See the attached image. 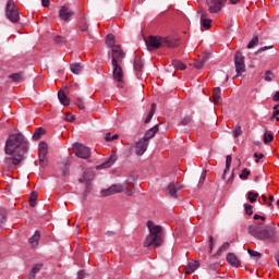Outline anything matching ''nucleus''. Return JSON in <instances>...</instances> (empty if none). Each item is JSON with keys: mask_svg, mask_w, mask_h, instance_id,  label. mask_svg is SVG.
Segmentation results:
<instances>
[{"mask_svg": "<svg viewBox=\"0 0 279 279\" xmlns=\"http://www.w3.org/2000/svg\"><path fill=\"white\" fill-rule=\"evenodd\" d=\"M71 71L74 73V75H80L82 73V70L84 66H82L81 63H72L70 65Z\"/></svg>", "mask_w": 279, "mask_h": 279, "instance_id": "obj_24", "label": "nucleus"}, {"mask_svg": "<svg viewBox=\"0 0 279 279\" xmlns=\"http://www.w3.org/2000/svg\"><path fill=\"white\" fill-rule=\"evenodd\" d=\"M206 64V61L204 60H198L194 62L195 69H204V65Z\"/></svg>", "mask_w": 279, "mask_h": 279, "instance_id": "obj_49", "label": "nucleus"}, {"mask_svg": "<svg viewBox=\"0 0 279 279\" xmlns=\"http://www.w3.org/2000/svg\"><path fill=\"white\" fill-rule=\"evenodd\" d=\"M27 279H36V275L34 272H31L28 275Z\"/></svg>", "mask_w": 279, "mask_h": 279, "instance_id": "obj_63", "label": "nucleus"}, {"mask_svg": "<svg viewBox=\"0 0 279 279\" xmlns=\"http://www.w3.org/2000/svg\"><path fill=\"white\" fill-rule=\"evenodd\" d=\"M156 134H158V124H156L155 126H153L151 129H149L148 131H146L145 135H144V140L149 143V141H151V138H154V136H156Z\"/></svg>", "mask_w": 279, "mask_h": 279, "instance_id": "obj_15", "label": "nucleus"}, {"mask_svg": "<svg viewBox=\"0 0 279 279\" xmlns=\"http://www.w3.org/2000/svg\"><path fill=\"white\" fill-rule=\"evenodd\" d=\"M268 201L274 204V196L269 195Z\"/></svg>", "mask_w": 279, "mask_h": 279, "instance_id": "obj_64", "label": "nucleus"}, {"mask_svg": "<svg viewBox=\"0 0 279 279\" xmlns=\"http://www.w3.org/2000/svg\"><path fill=\"white\" fill-rule=\"evenodd\" d=\"M23 78H24L23 72L13 73L9 75V80H12V82H15V83L23 82Z\"/></svg>", "mask_w": 279, "mask_h": 279, "instance_id": "obj_26", "label": "nucleus"}, {"mask_svg": "<svg viewBox=\"0 0 279 279\" xmlns=\"http://www.w3.org/2000/svg\"><path fill=\"white\" fill-rule=\"evenodd\" d=\"M113 66V80L116 82H123V69L121 68L120 63L112 64Z\"/></svg>", "mask_w": 279, "mask_h": 279, "instance_id": "obj_12", "label": "nucleus"}, {"mask_svg": "<svg viewBox=\"0 0 279 279\" xmlns=\"http://www.w3.org/2000/svg\"><path fill=\"white\" fill-rule=\"evenodd\" d=\"M258 45V36L253 37V39L248 43L247 49H254Z\"/></svg>", "mask_w": 279, "mask_h": 279, "instance_id": "obj_37", "label": "nucleus"}, {"mask_svg": "<svg viewBox=\"0 0 279 279\" xmlns=\"http://www.w3.org/2000/svg\"><path fill=\"white\" fill-rule=\"evenodd\" d=\"M146 47L148 51H154V49H159V47H178V39L171 37L161 36H149L145 39Z\"/></svg>", "mask_w": 279, "mask_h": 279, "instance_id": "obj_4", "label": "nucleus"}, {"mask_svg": "<svg viewBox=\"0 0 279 279\" xmlns=\"http://www.w3.org/2000/svg\"><path fill=\"white\" fill-rule=\"evenodd\" d=\"M227 0H211L209 4L210 14H217L226 5Z\"/></svg>", "mask_w": 279, "mask_h": 279, "instance_id": "obj_10", "label": "nucleus"}, {"mask_svg": "<svg viewBox=\"0 0 279 279\" xmlns=\"http://www.w3.org/2000/svg\"><path fill=\"white\" fill-rule=\"evenodd\" d=\"M234 66H235V72L238 73V75L245 73V57L243 56V52H241V51L235 52Z\"/></svg>", "mask_w": 279, "mask_h": 279, "instance_id": "obj_7", "label": "nucleus"}, {"mask_svg": "<svg viewBox=\"0 0 279 279\" xmlns=\"http://www.w3.org/2000/svg\"><path fill=\"white\" fill-rule=\"evenodd\" d=\"M230 167H232V156H227L226 157V169L223 172V179H226V175H228V173L230 172Z\"/></svg>", "mask_w": 279, "mask_h": 279, "instance_id": "obj_25", "label": "nucleus"}, {"mask_svg": "<svg viewBox=\"0 0 279 279\" xmlns=\"http://www.w3.org/2000/svg\"><path fill=\"white\" fill-rule=\"evenodd\" d=\"M85 276H86V271H84V270H80L77 274L78 279H84Z\"/></svg>", "mask_w": 279, "mask_h": 279, "instance_id": "obj_56", "label": "nucleus"}, {"mask_svg": "<svg viewBox=\"0 0 279 279\" xmlns=\"http://www.w3.org/2000/svg\"><path fill=\"white\" fill-rule=\"evenodd\" d=\"M4 220H5V211H3V209H0V223H3Z\"/></svg>", "mask_w": 279, "mask_h": 279, "instance_id": "obj_54", "label": "nucleus"}, {"mask_svg": "<svg viewBox=\"0 0 279 279\" xmlns=\"http://www.w3.org/2000/svg\"><path fill=\"white\" fill-rule=\"evenodd\" d=\"M5 14L7 19L11 21V23H19V21H21V16L19 15V9H16V4L12 0H9L7 2Z\"/></svg>", "mask_w": 279, "mask_h": 279, "instance_id": "obj_5", "label": "nucleus"}, {"mask_svg": "<svg viewBox=\"0 0 279 279\" xmlns=\"http://www.w3.org/2000/svg\"><path fill=\"white\" fill-rule=\"evenodd\" d=\"M74 14H75V12L70 11L69 7H66V5L61 7V9L59 11V17L61 19V21H68Z\"/></svg>", "mask_w": 279, "mask_h": 279, "instance_id": "obj_13", "label": "nucleus"}, {"mask_svg": "<svg viewBox=\"0 0 279 279\" xmlns=\"http://www.w3.org/2000/svg\"><path fill=\"white\" fill-rule=\"evenodd\" d=\"M227 263L232 265V267H239V265H241V260H239V257H236L234 253L227 254Z\"/></svg>", "mask_w": 279, "mask_h": 279, "instance_id": "obj_16", "label": "nucleus"}, {"mask_svg": "<svg viewBox=\"0 0 279 279\" xmlns=\"http://www.w3.org/2000/svg\"><path fill=\"white\" fill-rule=\"evenodd\" d=\"M241 134H243V130L241 129V126H235L233 130V137L234 138H239V136H241Z\"/></svg>", "mask_w": 279, "mask_h": 279, "instance_id": "obj_41", "label": "nucleus"}, {"mask_svg": "<svg viewBox=\"0 0 279 279\" xmlns=\"http://www.w3.org/2000/svg\"><path fill=\"white\" fill-rule=\"evenodd\" d=\"M274 141V134L271 133H265L264 134V143L267 145Z\"/></svg>", "mask_w": 279, "mask_h": 279, "instance_id": "obj_40", "label": "nucleus"}, {"mask_svg": "<svg viewBox=\"0 0 279 279\" xmlns=\"http://www.w3.org/2000/svg\"><path fill=\"white\" fill-rule=\"evenodd\" d=\"M41 5L44 8H49V0H41Z\"/></svg>", "mask_w": 279, "mask_h": 279, "instance_id": "obj_59", "label": "nucleus"}, {"mask_svg": "<svg viewBox=\"0 0 279 279\" xmlns=\"http://www.w3.org/2000/svg\"><path fill=\"white\" fill-rule=\"evenodd\" d=\"M58 99L62 106H69L71 104V99L64 94V90L60 89L58 92Z\"/></svg>", "mask_w": 279, "mask_h": 279, "instance_id": "obj_17", "label": "nucleus"}, {"mask_svg": "<svg viewBox=\"0 0 279 279\" xmlns=\"http://www.w3.org/2000/svg\"><path fill=\"white\" fill-rule=\"evenodd\" d=\"M228 250H230V242H226L223 243L218 251L213 255V258H217V256H221V254H223V252H228Z\"/></svg>", "mask_w": 279, "mask_h": 279, "instance_id": "obj_19", "label": "nucleus"}, {"mask_svg": "<svg viewBox=\"0 0 279 279\" xmlns=\"http://www.w3.org/2000/svg\"><path fill=\"white\" fill-rule=\"evenodd\" d=\"M117 162V155L112 154L104 163L96 167V169H110Z\"/></svg>", "mask_w": 279, "mask_h": 279, "instance_id": "obj_14", "label": "nucleus"}, {"mask_svg": "<svg viewBox=\"0 0 279 279\" xmlns=\"http://www.w3.org/2000/svg\"><path fill=\"white\" fill-rule=\"evenodd\" d=\"M272 101H279V92H276V94L272 97Z\"/></svg>", "mask_w": 279, "mask_h": 279, "instance_id": "obj_61", "label": "nucleus"}, {"mask_svg": "<svg viewBox=\"0 0 279 279\" xmlns=\"http://www.w3.org/2000/svg\"><path fill=\"white\" fill-rule=\"evenodd\" d=\"M247 198H248V202H251V204H254V202H256V199L258 198V193L248 192L247 193Z\"/></svg>", "mask_w": 279, "mask_h": 279, "instance_id": "obj_35", "label": "nucleus"}, {"mask_svg": "<svg viewBox=\"0 0 279 279\" xmlns=\"http://www.w3.org/2000/svg\"><path fill=\"white\" fill-rule=\"evenodd\" d=\"M40 167H47L49 165V160H47V155H38Z\"/></svg>", "mask_w": 279, "mask_h": 279, "instance_id": "obj_36", "label": "nucleus"}, {"mask_svg": "<svg viewBox=\"0 0 279 279\" xmlns=\"http://www.w3.org/2000/svg\"><path fill=\"white\" fill-rule=\"evenodd\" d=\"M43 134H45V129H43V128H37V129L35 130V133L33 134L34 141H40V136H43Z\"/></svg>", "mask_w": 279, "mask_h": 279, "instance_id": "obj_29", "label": "nucleus"}, {"mask_svg": "<svg viewBox=\"0 0 279 279\" xmlns=\"http://www.w3.org/2000/svg\"><path fill=\"white\" fill-rule=\"evenodd\" d=\"M248 233L258 241H269L278 243V231L276 227L265 226L263 223H254L248 227Z\"/></svg>", "mask_w": 279, "mask_h": 279, "instance_id": "obj_2", "label": "nucleus"}, {"mask_svg": "<svg viewBox=\"0 0 279 279\" xmlns=\"http://www.w3.org/2000/svg\"><path fill=\"white\" fill-rule=\"evenodd\" d=\"M265 80L266 82H271V76H269V72H266Z\"/></svg>", "mask_w": 279, "mask_h": 279, "instance_id": "obj_62", "label": "nucleus"}, {"mask_svg": "<svg viewBox=\"0 0 279 279\" xmlns=\"http://www.w3.org/2000/svg\"><path fill=\"white\" fill-rule=\"evenodd\" d=\"M40 269H43V264H36L33 268H32V274H34L35 276L38 274V271H40Z\"/></svg>", "mask_w": 279, "mask_h": 279, "instance_id": "obj_48", "label": "nucleus"}, {"mask_svg": "<svg viewBox=\"0 0 279 279\" xmlns=\"http://www.w3.org/2000/svg\"><path fill=\"white\" fill-rule=\"evenodd\" d=\"M267 49H274V45L270 46H264L258 49V53H263V51H267Z\"/></svg>", "mask_w": 279, "mask_h": 279, "instance_id": "obj_53", "label": "nucleus"}, {"mask_svg": "<svg viewBox=\"0 0 279 279\" xmlns=\"http://www.w3.org/2000/svg\"><path fill=\"white\" fill-rule=\"evenodd\" d=\"M191 121H193V117L191 116H186L182 119L181 121V125H189V123H191Z\"/></svg>", "mask_w": 279, "mask_h": 279, "instance_id": "obj_47", "label": "nucleus"}, {"mask_svg": "<svg viewBox=\"0 0 279 279\" xmlns=\"http://www.w3.org/2000/svg\"><path fill=\"white\" fill-rule=\"evenodd\" d=\"M250 175V170L247 168H244L242 170V173L240 174L241 180H247V177Z\"/></svg>", "mask_w": 279, "mask_h": 279, "instance_id": "obj_45", "label": "nucleus"}, {"mask_svg": "<svg viewBox=\"0 0 279 279\" xmlns=\"http://www.w3.org/2000/svg\"><path fill=\"white\" fill-rule=\"evenodd\" d=\"M154 114H156V105L151 106V109L145 119V123H149L151 121V119H154Z\"/></svg>", "mask_w": 279, "mask_h": 279, "instance_id": "obj_31", "label": "nucleus"}, {"mask_svg": "<svg viewBox=\"0 0 279 279\" xmlns=\"http://www.w3.org/2000/svg\"><path fill=\"white\" fill-rule=\"evenodd\" d=\"M114 36L112 34H108L107 37H106V45L108 47H114Z\"/></svg>", "mask_w": 279, "mask_h": 279, "instance_id": "obj_33", "label": "nucleus"}, {"mask_svg": "<svg viewBox=\"0 0 279 279\" xmlns=\"http://www.w3.org/2000/svg\"><path fill=\"white\" fill-rule=\"evenodd\" d=\"M244 208H245L246 215H248L250 217L251 215H254V210H253L254 206L246 204L244 205Z\"/></svg>", "mask_w": 279, "mask_h": 279, "instance_id": "obj_46", "label": "nucleus"}, {"mask_svg": "<svg viewBox=\"0 0 279 279\" xmlns=\"http://www.w3.org/2000/svg\"><path fill=\"white\" fill-rule=\"evenodd\" d=\"M75 105L80 110H84L86 108V106H84V98L82 97L76 98Z\"/></svg>", "mask_w": 279, "mask_h": 279, "instance_id": "obj_39", "label": "nucleus"}, {"mask_svg": "<svg viewBox=\"0 0 279 279\" xmlns=\"http://www.w3.org/2000/svg\"><path fill=\"white\" fill-rule=\"evenodd\" d=\"M262 198L265 202L266 206H271V202L268 201L267 196L263 195Z\"/></svg>", "mask_w": 279, "mask_h": 279, "instance_id": "obj_58", "label": "nucleus"}, {"mask_svg": "<svg viewBox=\"0 0 279 279\" xmlns=\"http://www.w3.org/2000/svg\"><path fill=\"white\" fill-rule=\"evenodd\" d=\"M147 147H149V142L147 140L142 138L136 143L135 151L137 156H143L145 151H147Z\"/></svg>", "mask_w": 279, "mask_h": 279, "instance_id": "obj_11", "label": "nucleus"}, {"mask_svg": "<svg viewBox=\"0 0 279 279\" xmlns=\"http://www.w3.org/2000/svg\"><path fill=\"white\" fill-rule=\"evenodd\" d=\"M172 65L174 66V69H178L179 71H184L186 69V64L178 60H173Z\"/></svg>", "mask_w": 279, "mask_h": 279, "instance_id": "obj_30", "label": "nucleus"}, {"mask_svg": "<svg viewBox=\"0 0 279 279\" xmlns=\"http://www.w3.org/2000/svg\"><path fill=\"white\" fill-rule=\"evenodd\" d=\"M49 151V146L47 145V143L41 142L38 145V156H47Z\"/></svg>", "mask_w": 279, "mask_h": 279, "instance_id": "obj_21", "label": "nucleus"}, {"mask_svg": "<svg viewBox=\"0 0 279 279\" xmlns=\"http://www.w3.org/2000/svg\"><path fill=\"white\" fill-rule=\"evenodd\" d=\"M254 158H256V162H260V160H263V158H265V155L255 153Z\"/></svg>", "mask_w": 279, "mask_h": 279, "instance_id": "obj_52", "label": "nucleus"}, {"mask_svg": "<svg viewBox=\"0 0 279 279\" xmlns=\"http://www.w3.org/2000/svg\"><path fill=\"white\" fill-rule=\"evenodd\" d=\"M147 228L149 234L144 240V247H160L165 243L162 227L155 225L154 221H148Z\"/></svg>", "mask_w": 279, "mask_h": 279, "instance_id": "obj_3", "label": "nucleus"}, {"mask_svg": "<svg viewBox=\"0 0 279 279\" xmlns=\"http://www.w3.org/2000/svg\"><path fill=\"white\" fill-rule=\"evenodd\" d=\"M90 180H93V170L85 171L83 178L78 179V182L81 184H84V182L88 184Z\"/></svg>", "mask_w": 279, "mask_h": 279, "instance_id": "obj_22", "label": "nucleus"}, {"mask_svg": "<svg viewBox=\"0 0 279 279\" xmlns=\"http://www.w3.org/2000/svg\"><path fill=\"white\" fill-rule=\"evenodd\" d=\"M78 27H80L81 32H87L88 23H86V21L83 20L82 22H80Z\"/></svg>", "mask_w": 279, "mask_h": 279, "instance_id": "obj_44", "label": "nucleus"}, {"mask_svg": "<svg viewBox=\"0 0 279 279\" xmlns=\"http://www.w3.org/2000/svg\"><path fill=\"white\" fill-rule=\"evenodd\" d=\"M278 114H279L278 106H275L271 119H276V121H279Z\"/></svg>", "mask_w": 279, "mask_h": 279, "instance_id": "obj_50", "label": "nucleus"}, {"mask_svg": "<svg viewBox=\"0 0 279 279\" xmlns=\"http://www.w3.org/2000/svg\"><path fill=\"white\" fill-rule=\"evenodd\" d=\"M167 193L170 197H177L178 195V187L174 184H169L167 187Z\"/></svg>", "mask_w": 279, "mask_h": 279, "instance_id": "obj_28", "label": "nucleus"}, {"mask_svg": "<svg viewBox=\"0 0 279 279\" xmlns=\"http://www.w3.org/2000/svg\"><path fill=\"white\" fill-rule=\"evenodd\" d=\"M65 121H68L69 123H73V121H75V116H73L71 113H66Z\"/></svg>", "mask_w": 279, "mask_h": 279, "instance_id": "obj_51", "label": "nucleus"}, {"mask_svg": "<svg viewBox=\"0 0 279 279\" xmlns=\"http://www.w3.org/2000/svg\"><path fill=\"white\" fill-rule=\"evenodd\" d=\"M66 169H69V160L64 161V171H63L64 175H66Z\"/></svg>", "mask_w": 279, "mask_h": 279, "instance_id": "obj_60", "label": "nucleus"}, {"mask_svg": "<svg viewBox=\"0 0 279 279\" xmlns=\"http://www.w3.org/2000/svg\"><path fill=\"white\" fill-rule=\"evenodd\" d=\"M213 99H214V104L216 106L219 105V101H221V88L220 87H215L214 88Z\"/></svg>", "mask_w": 279, "mask_h": 279, "instance_id": "obj_20", "label": "nucleus"}, {"mask_svg": "<svg viewBox=\"0 0 279 279\" xmlns=\"http://www.w3.org/2000/svg\"><path fill=\"white\" fill-rule=\"evenodd\" d=\"M247 253H248L250 256H252L253 258H260V256H262L259 252L254 251V250H252V248H248V250H247Z\"/></svg>", "mask_w": 279, "mask_h": 279, "instance_id": "obj_43", "label": "nucleus"}, {"mask_svg": "<svg viewBox=\"0 0 279 279\" xmlns=\"http://www.w3.org/2000/svg\"><path fill=\"white\" fill-rule=\"evenodd\" d=\"M253 219H255V221H257V219H260L262 221H265V216H260V215H257V214H255L254 216H253Z\"/></svg>", "mask_w": 279, "mask_h": 279, "instance_id": "obj_55", "label": "nucleus"}, {"mask_svg": "<svg viewBox=\"0 0 279 279\" xmlns=\"http://www.w3.org/2000/svg\"><path fill=\"white\" fill-rule=\"evenodd\" d=\"M4 153L10 156L4 158L5 169H12V167L21 165L25 160V154L27 153L25 135L21 133L9 135L5 141Z\"/></svg>", "mask_w": 279, "mask_h": 279, "instance_id": "obj_1", "label": "nucleus"}, {"mask_svg": "<svg viewBox=\"0 0 279 279\" xmlns=\"http://www.w3.org/2000/svg\"><path fill=\"white\" fill-rule=\"evenodd\" d=\"M196 269H199V260L190 262L185 274H193Z\"/></svg>", "mask_w": 279, "mask_h": 279, "instance_id": "obj_18", "label": "nucleus"}, {"mask_svg": "<svg viewBox=\"0 0 279 279\" xmlns=\"http://www.w3.org/2000/svg\"><path fill=\"white\" fill-rule=\"evenodd\" d=\"M125 187L122 184H113L109 189L101 190L102 197H110V195H117V193H123Z\"/></svg>", "mask_w": 279, "mask_h": 279, "instance_id": "obj_9", "label": "nucleus"}, {"mask_svg": "<svg viewBox=\"0 0 279 279\" xmlns=\"http://www.w3.org/2000/svg\"><path fill=\"white\" fill-rule=\"evenodd\" d=\"M204 180H206V172H203V173L201 174V179H199L198 184H204Z\"/></svg>", "mask_w": 279, "mask_h": 279, "instance_id": "obj_57", "label": "nucleus"}, {"mask_svg": "<svg viewBox=\"0 0 279 279\" xmlns=\"http://www.w3.org/2000/svg\"><path fill=\"white\" fill-rule=\"evenodd\" d=\"M202 26L205 28V29H210V27H213V20L210 19H202Z\"/></svg>", "mask_w": 279, "mask_h": 279, "instance_id": "obj_32", "label": "nucleus"}, {"mask_svg": "<svg viewBox=\"0 0 279 279\" xmlns=\"http://www.w3.org/2000/svg\"><path fill=\"white\" fill-rule=\"evenodd\" d=\"M117 138H119V134L111 135L110 133H107L106 136H105V141L107 143H110L112 141H117Z\"/></svg>", "mask_w": 279, "mask_h": 279, "instance_id": "obj_38", "label": "nucleus"}, {"mask_svg": "<svg viewBox=\"0 0 279 279\" xmlns=\"http://www.w3.org/2000/svg\"><path fill=\"white\" fill-rule=\"evenodd\" d=\"M213 250H215V238H213V235H209V248H208V253L213 254Z\"/></svg>", "mask_w": 279, "mask_h": 279, "instance_id": "obj_42", "label": "nucleus"}, {"mask_svg": "<svg viewBox=\"0 0 279 279\" xmlns=\"http://www.w3.org/2000/svg\"><path fill=\"white\" fill-rule=\"evenodd\" d=\"M134 70L143 71V59L138 56L134 58Z\"/></svg>", "mask_w": 279, "mask_h": 279, "instance_id": "obj_27", "label": "nucleus"}, {"mask_svg": "<svg viewBox=\"0 0 279 279\" xmlns=\"http://www.w3.org/2000/svg\"><path fill=\"white\" fill-rule=\"evenodd\" d=\"M28 241H29L31 245H33L34 247H38V241H40V232L35 231L34 235L32 238H29Z\"/></svg>", "mask_w": 279, "mask_h": 279, "instance_id": "obj_23", "label": "nucleus"}, {"mask_svg": "<svg viewBox=\"0 0 279 279\" xmlns=\"http://www.w3.org/2000/svg\"><path fill=\"white\" fill-rule=\"evenodd\" d=\"M111 64H121L123 58H125V52L121 49V46H114L111 50Z\"/></svg>", "mask_w": 279, "mask_h": 279, "instance_id": "obj_8", "label": "nucleus"}, {"mask_svg": "<svg viewBox=\"0 0 279 279\" xmlns=\"http://www.w3.org/2000/svg\"><path fill=\"white\" fill-rule=\"evenodd\" d=\"M37 199H38V192H33L29 197V204H31L32 208H34V206H36Z\"/></svg>", "mask_w": 279, "mask_h": 279, "instance_id": "obj_34", "label": "nucleus"}, {"mask_svg": "<svg viewBox=\"0 0 279 279\" xmlns=\"http://www.w3.org/2000/svg\"><path fill=\"white\" fill-rule=\"evenodd\" d=\"M73 149L75 151V156H77V158H82L83 160H87V158H90L92 156L90 148L81 143L73 144Z\"/></svg>", "mask_w": 279, "mask_h": 279, "instance_id": "obj_6", "label": "nucleus"}]
</instances>
